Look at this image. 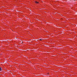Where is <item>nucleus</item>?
<instances>
[{
    "mask_svg": "<svg viewBox=\"0 0 77 77\" xmlns=\"http://www.w3.org/2000/svg\"><path fill=\"white\" fill-rule=\"evenodd\" d=\"M35 3L36 4H38V3H39V2H38L37 1H35Z\"/></svg>",
    "mask_w": 77,
    "mask_h": 77,
    "instance_id": "1",
    "label": "nucleus"
},
{
    "mask_svg": "<svg viewBox=\"0 0 77 77\" xmlns=\"http://www.w3.org/2000/svg\"><path fill=\"white\" fill-rule=\"evenodd\" d=\"M61 19H62V20H63V19H62V18H61Z\"/></svg>",
    "mask_w": 77,
    "mask_h": 77,
    "instance_id": "5",
    "label": "nucleus"
},
{
    "mask_svg": "<svg viewBox=\"0 0 77 77\" xmlns=\"http://www.w3.org/2000/svg\"><path fill=\"white\" fill-rule=\"evenodd\" d=\"M60 15L61 16H62V15L61 14H60Z\"/></svg>",
    "mask_w": 77,
    "mask_h": 77,
    "instance_id": "4",
    "label": "nucleus"
},
{
    "mask_svg": "<svg viewBox=\"0 0 77 77\" xmlns=\"http://www.w3.org/2000/svg\"><path fill=\"white\" fill-rule=\"evenodd\" d=\"M0 71H2V68L0 67Z\"/></svg>",
    "mask_w": 77,
    "mask_h": 77,
    "instance_id": "2",
    "label": "nucleus"
},
{
    "mask_svg": "<svg viewBox=\"0 0 77 77\" xmlns=\"http://www.w3.org/2000/svg\"><path fill=\"white\" fill-rule=\"evenodd\" d=\"M39 40H40V41H42V39H39Z\"/></svg>",
    "mask_w": 77,
    "mask_h": 77,
    "instance_id": "3",
    "label": "nucleus"
}]
</instances>
